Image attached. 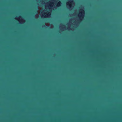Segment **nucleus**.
<instances>
[{"instance_id":"423d86ee","label":"nucleus","mask_w":122,"mask_h":122,"mask_svg":"<svg viewBox=\"0 0 122 122\" xmlns=\"http://www.w3.org/2000/svg\"><path fill=\"white\" fill-rule=\"evenodd\" d=\"M44 26H45V25H44Z\"/></svg>"},{"instance_id":"39448f33","label":"nucleus","mask_w":122,"mask_h":122,"mask_svg":"<svg viewBox=\"0 0 122 122\" xmlns=\"http://www.w3.org/2000/svg\"><path fill=\"white\" fill-rule=\"evenodd\" d=\"M47 15H48V16H49V15H50V14H49V13H48V14H47Z\"/></svg>"},{"instance_id":"f03ea898","label":"nucleus","mask_w":122,"mask_h":122,"mask_svg":"<svg viewBox=\"0 0 122 122\" xmlns=\"http://www.w3.org/2000/svg\"><path fill=\"white\" fill-rule=\"evenodd\" d=\"M61 3L60 1H59L57 4V7H59L61 6Z\"/></svg>"},{"instance_id":"7ed1b4c3","label":"nucleus","mask_w":122,"mask_h":122,"mask_svg":"<svg viewBox=\"0 0 122 122\" xmlns=\"http://www.w3.org/2000/svg\"><path fill=\"white\" fill-rule=\"evenodd\" d=\"M69 2L68 4V5L70 7H71V5L70 4H69Z\"/></svg>"},{"instance_id":"f257e3e1","label":"nucleus","mask_w":122,"mask_h":122,"mask_svg":"<svg viewBox=\"0 0 122 122\" xmlns=\"http://www.w3.org/2000/svg\"><path fill=\"white\" fill-rule=\"evenodd\" d=\"M81 12H80V14H79V16L80 17L79 19L81 20V18L82 19L84 16V11L83 10L81 9Z\"/></svg>"},{"instance_id":"20e7f679","label":"nucleus","mask_w":122,"mask_h":122,"mask_svg":"<svg viewBox=\"0 0 122 122\" xmlns=\"http://www.w3.org/2000/svg\"><path fill=\"white\" fill-rule=\"evenodd\" d=\"M69 2H70V3H72V2H73V1L72 0H69Z\"/></svg>"}]
</instances>
